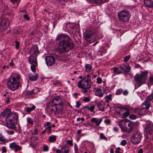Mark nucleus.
Instances as JSON below:
<instances>
[{"label": "nucleus", "mask_w": 153, "mask_h": 153, "mask_svg": "<svg viewBox=\"0 0 153 153\" xmlns=\"http://www.w3.org/2000/svg\"><path fill=\"white\" fill-rule=\"evenodd\" d=\"M85 71L87 72H89L91 71L92 66L89 64H86L85 66Z\"/></svg>", "instance_id": "393cba45"}, {"label": "nucleus", "mask_w": 153, "mask_h": 153, "mask_svg": "<svg viewBox=\"0 0 153 153\" xmlns=\"http://www.w3.org/2000/svg\"><path fill=\"white\" fill-rule=\"evenodd\" d=\"M36 108V106L34 105H33L32 106L30 107L29 108L28 107H27L26 108V111L28 113H29L30 112L32 111L33 110H35V109Z\"/></svg>", "instance_id": "bb28decb"}, {"label": "nucleus", "mask_w": 153, "mask_h": 153, "mask_svg": "<svg viewBox=\"0 0 153 153\" xmlns=\"http://www.w3.org/2000/svg\"><path fill=\"white\" fill-rule=\"evenodd\" d=\"M142 105H145V107L144 108L148 111V109L151 106V103L150 102L146 100L143 103Z\"/></svg>", "instance_id": "5701e85b"}, {"label": "nucleus", "mask_w": 153, "mask_h": 153, "mask_svg": "<svg viewBox=\"0 0 153 153\" xmlns=\"http://www.w3.org/2000/svg\"><path fill=\"white\" fill-rule=\"evenodd\" d=\"M30 52L31 54L30 55L37 56V55L39 54V51L37 46L36 45H33L30 48Z\"/></svg>", "instance_id": "ddd939ff"}, {"label": "nucleus", "mask_w": 153, "mask_h": 153, "mask_svg": "<svg viewBox=\"0 0 153 153\" xmlns=\"http://www.w3.org/2000/svg\"><path fill=\"white\" fill-rule=\"evenodd\" d=\"M134 112L139 115H143L146 114L148 112V110L145 109L144 107H142L135 109Z\"/></svg>", "instance_id": "4468645a"}, {"label": "nucleus", "mask_w": 153, "mask_h": 153, "mask_svg": "<svg viewBox=\"0 0 153 153\" xmlns=\"http://www.w3.org/2000/svg\"><path fill=\"white\" fill-rule=\"evenodd\" d=\"M21 0H10L11 2L13 4H16V5L13 6L14 7H16L18 6V4Z\"/></svg>", "instance_id": "c85d7f7f"}, {"label": "nucleus", "mask_w": 153, "mask_h": 153, "mask_svg": "<svg viewBox=\"0 0 153 153\" xmlns=\"http://www.w3.org/2000/svg\"><path fill=\"white\" fill-rule=\"evenodd\" d=\"M102 81V78L100 77H98L97 79V82L98 84H100Z\"/></svg>", "instance_id": "49530a36"}, {"label": "nucleus", "mask_w": 153, "mask_h": 153, "mask_svg": "<svg viewBox=\"0 0 153 153\" xmlns=\"http://www.w3.org/2000/svg\"><path fill=\"white\" fill-rule=\"evenodd\" d=\"M38 134V129L36 128H35L33 131L32 133V135H35Z\"/></svg>", "instance_id": "3c124183"}, {"label": "nucleus", "mask_w": 153, "mask_h": 153, "mask_svg": "<svg viewBox=\"0 0 153 153\" xmlns=\"http://www.w3.org/2000/svg\"><path fill=\"white\" fill-rule=\"evenodd\" d=\"M7 151L6 149L4 146L2 147L1 149V152L2 153L6 152Z\"/></svg>", "instance_id": "bf43d9fd"}, {"label": "nucleus", "mask_w": 153, "mask_h": 153, "mask_svg": "<svg viewBox=\"0 0 153 153\" xmlns=\"http://www.w3.org/2000/svg\"><path fill=\"white\" fill-rule=\"evenodd\" d=\"M67 143L70 146H72L73 145V143H72V140H67L66 141Z\"/></svg>", "instance_id": "5fc2aeb1"}, {"label": "nucleus", "mask_w": 153, "mask_h": 153, "mask_svg": "<svg viewBox=\"0 0 153 153\" xmlns=\"http://www.w3.org/2000/svg\"><path fill=\"white\" fill-rule=\"evenodd\" d=\"M27 124H30L32 125L33 124L34 120L31 118L27 117Z\"/></svg>", "instance_id": "cd10ccee"}, {"label": "nucleus", "mask_w": 153, "mask_h": 153, "mask_svg": "<svg viewBox=\"0 0 153 153\" xmlns=\"http://www.w3.org/2000/svg\"><path fill=\"white\" fill-rule=\"evenodd\" d=\"M123 94L124 95H127L128 94V91L126 90H125L122 92Z\"/></svg>", "instance_id": "e2e57ef3"}, {"label": "nucleus", "mask_w": 153, "mask_h": 153, "mask_svg": "<svg viewBox=\"0 0 153 153\" xmlns=\"http://www.w3.org/2000/svg\"><path fill=\"white\" fill-rule=\"evenodd\" d=\"M10 65L11 66H13L14 65V63L13 62V60L11 59V62L9 63Z\"/></svg>", "instance_id": "0e129e2a"}, {"label": "nucleus", "mask_w": 153, "mask_h": 153, "mask_svg": "<svg viewBox=\"0 0 153 153\" xmlns=\"http://www.w3.org/2000/svg\"><path fill=\"white\" fill-rule=\"evenodd\" d=\"M100 138L102 139H104V140H106L107 138L104 136L103 134L102 133H101L100 134Z\"/></svg>", "instance_id": "09e8293b"}, {"label": "nucleus", "mask_w": 153, "mask_h": 153, "mask_svg": "<svg viewBox=\"0 0 153 153\" xmlns=\"http://www.w3.org/2000/svg\"><path fill=\"white\" fill-rule=\"evenodd\" d=\"M1 24L3 25V28L6 29L10 24V22L7 18L4 19L1 22Z\"/></svg>", "instance_id": "412c9836"}, {"label": "nucleus", "mask_w": 153, "mask_h": 153, "mask_svg": "<svg viewBox=\"0 0 153 153\" xmlns=\"http://www.w3.org/2000/svg\"><path fill=\"white\" fill-rule=\"evenodd\" d=\"M119 125L123 131L128 132L131 131L134 126L133 123L130 121L123 122L121 121L119 123Z\"/></svg>", "instance_id": "0eeeda50"}, {"label": "nucleus", "mask_w": 153, "mask_h": 153, "mask_svg": "<svg viewBox=\"0 0 153 153\" xmlns=\"http://www.w3.org/2000/svg\"><path fill=\"white\" fill-rule=\"evenodd\" d=\"M1 118H4L5 121V126L11 129H16L17 118L16 113L11 112L10 109H6L1 113Z\"/></svg>", "instance_id": "f03ea898"}, {"label": "nucleus", "mask_w": 153, "mask_h": 153, "mask_svg": "<svg viewBox=\"0 0 153 153\" xmlns=\"http://www.w3.org/2000/svg\"><path fill=\"white\" fill-rule=\"evenodd\" d=\"M130 110H127L126 111L124 112L123 114V118H126L129 114Z\"/></svg>", "instance_id": "473e14b6"}, {"label": "nucleus", "mask_w": 153, "mask_h": 153, "mask_svg": "<svg viewBox=\"0 0 153 153\" xmlns=\"http://www.w3.org/2000/svg\"><path fill=\"white\" fill-rule=\"evenodd\" d=\"M112 95L111 94H109L108 96H105V101L107 102H108L109 100H111Z\"/></svg>", "instance_id": "2f4dec72"}, {"label": "nucleus", "mask_w": 153, "mask_h": 153, "mask_svg": "<svg viewBox=\"0 0 153 153\" xmlns=\"http://www.w3.org/2000/svg\"><path fill=\"white\" fill-rule=\"evenodd\" d=\"M50 106L55 108L56 110L59 108L57 107V105L59 106L60 108H62L63 104L61 97L58 96H56L53 97L52 100L50 104Z\"/></svg>", "instance_id": "6e6552de"}, {"label": "nucleus", "mask_w": 153, "mask_h": 153, "mask_svg": "<svg viewBox=\"0 0 153 153\" xmlns=\"http://www.w3.org/2000/svg\"><path fill=\"white\" fill-rule=\"evenodd\" d=\"M123 91V89H120L118 90L116 92L115 94L116 95H119L121 94Z\"/></svg>", "instance_id": "a19ab883"}, {"label": "nucleus", "mask_w": 153, "mask_h": 153, "mask_svg": "<svg viewBox=\"0 0 153 153\" xmlns=\"http://www.w3.org/2000/svg\"><path fill=\"white\" fill-rule=\"evenodd\" d=\"M36 89H33L31 91H27V94L28 95H30L33 94H36L37 92H35V91Z\"/></svg>", "instance_id": "c9c22d12"}, {"label": "nucleus", "mask_w": 153, "mask_h": 153, "mask_svg": "<svg viewBox=\"0 0 153 153\" xmlns=\"http://www.w3.org/2000/svg\"><path fill=\"white\" fill-rule=\"evenodd\" d=\"M81 105V102L80 101H78L76 102V107L79 108Z\"/></svg>", "instance_id": "c03bdc74"}, {"label": "nucleus", "mask_w": 153, "mask_h": 153, "mask_svg": "<svg viewBox=\"0 0 153 153\" xmlns=\"http://www.w3.org/2000/svg\"><path fill=\"white\" fill-rule=\"evenodd\" d=\"M38 76L37 74H35L34 75H29V77L30 80L34 81L36 80Z\"/></svg>", "instance_id": "a878e982"}, {"label": "nucleus", "mask_w": 153, "mask_h": 153, "mask_svg": "<svg viewBox=\"0 0 153 153\" xmlns=\"http://www.w3.org/2000/svg\"><path fill=\"white\" fill-rule=\"evenodd\" d=\"M15 43L16 48L17 49H18L19 48V42H18L17 41H15Z\"/></svg>", "instance_id": "603ef678"}, {"label": "nucleus", "mask_w": 153, "mask_h": 153, "mask_svg": "<svg viewBox=\"0 0 153 153\" xmlns=\"http://www.w3.org/2000/svg\"><path fill=\"white\" fill-rule=\"evenodd\" d=\"M130 56L129 55L126 56L124 57V61L125 62H127L128 61L130 58Z\"/></svg>", "instance_id": "864d4df0"}, {"label": "nucleus", "mask_w": 153, "mask_h": 153, "mask_svg": "<svg viewBox=\"0 0 153 153\" xmlns=\"http://www.w3.org/2000/svg\"><path fill=\"white\" fill-rule=\"evenodd\" d=\"M118 130V128L117 127H114L113 128V131L115 132H117Z\"/></svg>", "instance_id": "338daca9"}, {"label": "nucleus", "mask_w": 153, "mask_h": 153, "mask_svg": "<svg viewBox=\"0 0 153 153\" xmlns=\"http://www.w3.org/2000/svg\"><path fill=\"white\" fill-rule=\"evenodd\" d=\"M121 109L123 112H126L127 110H129L128 108L126 106L121 107Z\"/></svg>", "instance_id": "37998d69"}, {"label": "nucleus", "mask_w": 153, "mask_h": 153, "mask_svg": "<svg viewBox=\"0 0 153 153\" xmlns=\"http://www.w3.org/2000/svg\"><path fill=\"white\" fill-rule=\"evenodd\" d=\"M117 15L119 20L123 22H128L131 16L129 11L126 9L119 11Z\"/></svg>", "instance_id": "423d86ee"}, {"label": "nucleus", "mask_w": 153, "mask_h": 153, "mask_svg": "<svg viewBox=\"0 0 153 153\" xmlns=\"http://www.w3.org/2000/svg\"><path fill=\"white\" fill-rule=\"evenodd\" d=\"M36 56L30 55L28 57V59L29 63L31 65L30 69L32 71L35 72L36 71V67L38 65L37 59Z\"/></svg>", "instance_id": "9d476101"}, {"label": "nucleus", "mask_w": 153, "mask_h": 153, "mask_svg": "<svg viewBox=\"0 0 153 153\" xmlns=\"http://www.w3.org/2000/svg\"><path fill=\"white\" fill-rule=\"evenodd\" d=\"M143 150L141 148L140 149L138 152V153H143Z\"/></svg>", "instance_id": "774afa93"}, {"label": "nucleus", "mask_w": 153, "mask_h": 153, "mask_svg": "<svg viewBox=\"0 0 153 153\" xmlns=\"http://www.w3.org/2000/svg\"><path fill=\"white\" fill-rule=\"evenodd\" d=\"M94 34V33L92 31H87L84 32V36L86 40H87L91 38Z\"/></svg>", "instance_id": "6ab92c4d"}, {"label": "nucleus", "mask_w": 153, "mask_h": 153, "mask_svg": "<svg viewBox=\"0 0 153 153\" xmlns=\"http://www.w3.org/2000/svg\"><path fill=\"white\" fill-rule=\"evenodd\" d=\"M56 136L52 135L49 137L48 141L50 143H54L56 140Z\"/></svg>", "instance_id": "b1692460"}, {"label": "nucleus", "mask_w": 153, "mask_h": 153, "mask_svg": "<svg viewBox=\"0 0 153 153\" xmlns=\"http://www.w3.org/2000/svg\"><path fill=\"white\" fill-rule=\"evenodd\" d=\"M148 73L147 71L143 72L141 74L136 75L134 78L136 83V86L139 87L145 83L147 79Z\"/></svg>", "instance_id": "39448f33"}, {"label": "nucleus", "mask_w": 153, "mask_h": 153, "mask_svg": "<svg viewBox=\"0 0 153 153\" xmlns=\"http://www.w3.org/2000/svg\"><path fill=\"white\" fill-rule=\"evenodd\" d=\"M94 90L95 92V94L96 96L100 97H101L103 96L104 91L100 88H94Z\"/></svg>", "instance_id": "2eb2a0df"}, {"label": "nucleus", "mask_w": 153, "mask_h": 153, "mask_svg": "<svg viewBox=\"0 0 153 153\" xmlns=\"http://www.w3.org/2000/svg\"><path fill=\"white\" fill-rule=\"evenodd\" d=\"M91 77L88 74L83 77L77 83L78 88L81 89V92L85 95H89L91 93L90 89L92 84Z\"/></svg>", "instance_id": "7ed1b4c3"}, {"label": "nucleus", "mask_w": 153, "mask_h": 153, "mask_svg": "<svg viewBox=\"0 0 153 153\" xmlns=\"http://www.w3.org/2000/svg\"><path fill=\"white\" fill-rule=\"evenodd\" d=\"M97 105L99 110L102 111L104 110L105 103L103 101L97 102Z\"/></svg>", "instance_id": "f3484780"}, {"label": "nucleus", "mask_w": 153, "mask_h": 153, "mask_svg": "<svg viewBox=\"0 0 153 153\" xmlns=\"http://www.w3.org/2000/svg\"><path fill=\"white\" fill-rule=\"evenodd\" d=\"M48 146L45 145L43 146V151L45 152L48 151Z\"/></svg>", "instance_id": "8fccbe9b"}, {"label": "nucleus", "mask_w": 153, "mask_h": 153, "mask_svg": "<svg viewBox=\"0 0 153 153\" xmlns=\"http://www.w3.org/2000/svg\"><path fill=\"white\" fill-rule=\"evenodd\" d=\"M95 108V106L94 105H91L90 107L88 106L87 105H85L82 108V109L84 110L85 108H86L90 112H93V113H94L95 112L94 111Z\"/></svg>", "instance_id": "4be33fe9"}, {"label": "nucleus", "mask_w": 153, "mask_h": 153, "mask_svg": "<svg viewBox=\"0 0 153 153\" xmlns=\"http://www.w3.org/2000/svg\"><path fill=\"white\" fill-rule=\"evenodd\" d=\"M113 72L115 74H118L121 73V72L119 70L118 68H113Z\"/></svg>", "instance_id": "7c9ffc66"}, {"label": "nucleus", "mask_w": 153, "mask_h": 153, "mask_svg": "<svg viewBox=\"0 0 153 153\" xmlns=\"http://www.w3.org/2000/svg\"><path fill=\"white\" fill-rule=\"evenodd\" d=\"M119 68L121 70L127 72H129L131 69L130 66L128 64H121Z\"/></svg>", "instance_id": "dca6fc26"}, {"label": "nucleus", "mask_w": 153, "mask_h": 153, "mask_svg": "<svg viewBox=\"0 0 153 153\" xmlns=\"http://www.w3.org/2000/svg\"><path fill=\"white\" fill-rule=\"evenodd\" d=\"M6 139L1 134H0V141L2 142H5Z\"/></svg>", "instance_id": "f704fd0d"}, {"label": "nucleus", "mask_w": 153, "mask_h": 153, "mask_svg": "<svg viewBox=\"0 0 153 153\" xmlns=\"http://www.w3.org/2000/svg\"><path fill=\"white\" fill-rule=\"evenodd\" d=\"M46 62L48 66H51L53 65L55 62V59L53 56H47L45 57Z\"/></svg>", "instance_id": "f8f14e48"}, {"label": "nucleus", "mask_w": 153, "mask_h": 153, "mask_svg": "<svg viewBox=\"0 0 153 153\" xmlns=\"http://www.w3.org/2000/svg\"><path fill=\"white\" fill-rule=\"evenodd\" d=\"M46 131H47V133L48 134H50L51 133V128L50 126H49L47 127L46 128Z\"/></svg>", "instance_id": "4c0bfd02"}, {"label": "nucleus", "mask_w": 153, "mask_h": 153, "mask_svg": "<svg viewBox=\"0 0 153 153\" xmlns=\"http://www.w3.org/2000/svg\"><path fill=\"white\" fill-rule=\"evenodd\" d=\"M67 145L66 144L64 145H62L61 146V150L62 151L63 150H64L66 149L67 148Z\"/></svg>", "instance_id": "4d7b16f0"}, {"label": "nucleus", "mask_w": 153, "mask_h": 153, "mask_svg": "<svg viewBox=\"0 0 153 153\" xmlns=\"http://www.w3.org/2000/svg\"><path fill=\"white\" fill-rule=\"evenodd\" d=\"M23 17L25 19H27V20H29L30 19L29 17H28V15L27 14H25L23 15Z\"/></svg>", "instance_id": "680f3d73"}, {"label": "nucleus", "mask_w": 153, "mask_h": 153, "mask_svg": "<svg viewBox=\"0 0 153 153\" xmlns=\"http://www.w3.org/2000/svg\"><path fill=\"white\" fill-rule=\"evenodd\" d=\"M129 118L131 120H134L136 118V116L133 114H131L129 116Z\"/></svg>", "instance_id": "de8ad7c7"}, {"label": "nucleus", "mask_w": 153, "mask_h": 153, "mask_svg": "<svg viewBox=\"0 0 153 153\" xmlns=\"http://www.w3.org/2000/svg\"><path fill=\"white\" fill-rule=\"evenodd\" d=\"M90 98L89 96L84 97L83 99V101L85 102H89L90 101Z\"/></svg>", "instance_id": "e433bc0d"}, {"label": "nucleus", "mask_w": 153, "mask_h": 153, "mask_svg": "<svg viewBox=\"0 0 153 153\" xmlns=\"http://www.w3.org/2000/svg\"><path fill=\"white\" fill-rule=\"evenodd\" d=\"M153 98V94H150L147 96L146 100L150 102Z\"/></svg>", "instance_id": "72a5a7b5"}, {"label": "nucleus", "mask_w": 153, "mask_h": 153, "mask_svg": "<svg viewBox=\"0 0 153 153\" xmlns=\"http://www.w3.org/2000/svg\"><path fill=\"white\" fill-rule=\"evenodd\" d=\"M51 124V123L49 122H48L46 123V124H45L44 126L45 127L46 126H50L49 125Z\"/></svg>", "instance_id": "69168bd1"}, {"label": "nucleus", "mask_w": 153, "mask_h": 153, "mask_svg": "<svg viewBox=\"0 0 153 153\" xmlns=\"http://www.w3.org/2000/svg\"><path fill=\"white\" fill-rule=\"evenodd\" d=\"M144 131L146 134V138L148 139L149 137L148 135L153 134V123L152 122L148 121L146 123Z\"/></svg>", "instance_id": "9b49d317"}, {"label": "nucleus", "mask_w": 153, "mask_h": 153, "mask_svg": "<svg viewBox=\"0 0 153 153\" xmlns=\"http://www.w3.org/2000/svg\"><path fill=\"white\" fill-rule=\"evenodd\" d=\"M102 121V118L98 119V118L93 117L91 119L92 122L95 123L97 126H99Z\"/></svg>", "instance_id": "a211bd4d"}, {"label": "nucleus", "mask_w": 153, "mask_h": 153, "mask_svg": "<svg viewBox=\"0 0 153 153\" xmlns=\"http://www.w3.org/2000/svg\"><path fill=\"white\" fill-rule=\"evenodd\" d=\"M144 3L147 7H153V0H144Z\"/></svg>", "instance_id": "aec40b11"}, {"label": "nucleus", "mask_w": 153, "mask_h": 153, "mask_svg": "<svg viewBox=\"0 0 153 153\" xmlns=\"http://www.w3.org/2000/svg\"><path fill=\"white\" fill-rule=\"evenodd\" d=\"M22 78L20 75L12 74L8 79L7 86L8 88L12 91L18 89L21 86V81Z\"/></svg>", "instance_id": "20e7f679"}, {"label": "nucleus", "mask_w": 153, "mask_h": 153, "mask_svg": "<svg viewBox=\"0 0 153 153\" xmlns=\"http://www.w3.org/2000/svg\"><path fill=\"white\" fill-rule=\"evenodd\" d=\"M104 123L106 125H108L111 123V120L109 119H106L104 121Z\"/></svg>", "instance_id": "6e6d98bb"}, {"label": "nucleus", "mask_w": 153, "mask_h": 153, "mask_svg": "<svg viewBox=\"0 0 153 153\" xmlns=\"http://www.w3.org/2000/svg\"><path fill=\"white\" fill-rule=\"evenodd\" d=\"M127 141L126 140H122L120 144L123 146H125L127 144Z\"/></svg>", "instance_id": "79ce46f5"}, {"label": "nucleus", "mask_w": 153, "mask_h": 153, "mask_svg": "<svg viewBox=\"0 0 153 153\" xmlns=\"http://www.w3.org/2000/svg\"><path fill=\"white\" fill-rule=\"evenodd\" d=\"M14 149L15 151L16 152L18 151V150H21V147L19 145H16V146Z\"/></svg>", "instance_id": "a18cd8bd"}, {"label": "nucleus", "mask_w": 153, "mask_h": 153, "mask_svg": "<svg viewBox=\"0 0 153 153\" xmlns=\"http://www.w3.org/2000/svg\"><path fill=\"white\" fill-rule=\"evenodd\" d=\"M16 145V143L15 142H13L10 144V147L11 148L14 149Z\"/></svg>", "instance_id": "58836bf2"}, {"label": "nucleus", "mask_w": 153, "mask_h": 153, "mask_svg": "<svg viewBox=\"0 0 153 153\" xmlns=\"http://www.w3.org/2000/svg\"><path fill=\"white\" fill-rule=\"evenodd\" d=\"M10 97H6L5 101L7 104H8L10 102Z\"/></svg>", "instance_id": "13d9d810"}, {"label": "nucleus", "mask_w": 153, "mask_h": 153, "mask_svg": "<svg viewBox=\"0 0 153 153\" xmlns=\"http://www.w3.org/2000/svg\"><path fill=\"white\" fill-rule=\"evenodd\" d=\"M153 84V74H151L149 77V80L148 82L149 85H151Z\"/></svg>", "instance_id": "c756f323"}, {"label": "nucleus", "mask_w": 153, "mask_h": 153, "mask_svg": "<svg viewBox=\"0 0 153 153\" xmlns=\"http://www.w3.org/2000/svg\"><path fill=\"white\" fill-rule=\"evenodd\" d=\"M142 137V135L139 131H136L132 135L131 140L133 144H137L140 142Z\"/></svg>", "instance_id": "1a4fd4ad"}, {"label": "nucleus", "mask_w": 153, "mask_h": 153, "mask_svg": "<svg viewBox=\"0 0 153 153\" xmlns=\"http://www.w3.org/2000/svg\"><path fill=\"white\" fill-rule=\"evenodd\" d=\"M58 1L59 3L60 4L62 5L64 4L65 3L67 2L68 0H57Z\"/></svg>", "instance_id": "ea45409f"}, {"label": "nucleus", "mask_w": 153, "mask_h": 153, "mask_svg": "<svg viewBox=\"0 0 153 153\" xmlns=\"http://www.w3.org/2000/svg\"><path fill=\"white\" fill-rule=\"evenodd\" d=\"M56 40L59 42L58 48L60 53L67 52L73 48L74 44L71 39L64 33L59 34Z\"/></svg>", "instance_id": "f257e3e1"}, {"label": "nucleus", "mask_w": 153, "mask_h": 153, "mask_svg": "<svg viewBox=\"0 0 153 153\" xmlns=\"http://www.w3.org/2000/svg\"><path fill=\"white\" fill-rule=\"evenodd\" d=\"M121 150V149L120 147H118L116 149V150L115 151V153L120 152Z\"/></svg>", "instance_id": "052dcab7"}]
</instances>
